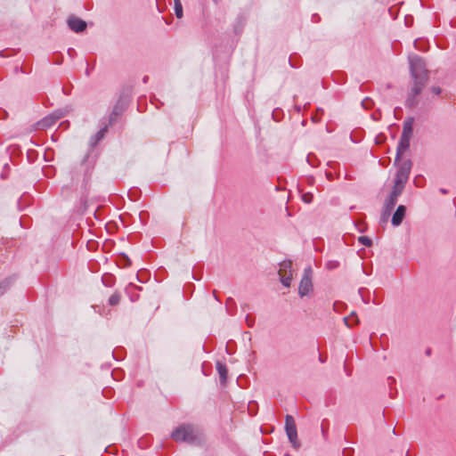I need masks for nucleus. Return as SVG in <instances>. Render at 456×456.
<instances>
[{"label": "nucleus", "mask_w": 456, "mask_h": 456, "mask_svg": "<svg viewBox=\"0 0 456 456\" xmlns=\"http://www.w3.org/2000/svg\"><path fill=\"white\" fill-rule=\"evenodd\" d=\"M246 321H247V323H248V327H251L252 326V321L249 319V316H247Z\"/></svg>", "instance_id": "obj_24"}, {"label": "nucleus", "mask_w": 456, "mask_h": 456, "mask_svg": "<svg viewBox=\"0 0 456 456\" xmlns=\"http://www.w3.org/2000/svg\"><path fill=\"white\" fill-rule=\"evenodd\" d=\"M395 166H398V169L395 174L394 185L404 189L411 174L412 162L410 159H405Z\"/></svg>", "instance_id": "obj_3"}, {"label": "nucleus", "mask_w": 456, "mask_h": 456, "mask_svg": "<svg viewBox=\"0 0 456 456\" xmlns=\"http://www.w3.org/2000/svg\"><path fill=\"white\" fill-rule=\"evenodd\" d=\"M358 240L361 244L366 247H370L372 245V240L367 236H361L358 238Z\"/></svg>", "instance_id": "obj_17"}, {"label": "nucleus", "mask_w": 456, "mask_h": 456, "mask_svg": "<svg viewBox=\"0 0 456 456\" xmlns=\"http://www.w3.org/2000/svg\"><path fill=\"white\" fill-rule=\"evenodd\" d=\"M118 115V111H117V109L115 108L112 114L110 115V124H112V122L114 121V119L116 118V117Z\"/></svg>", "instance_id": "obj_20"}, {"label": "nucleus", "mask_w": 456, "mask_h": 456, "mask_svg": "<svg viewBox=\"0 0 456 456\" xmlns=\"http://www.w3.org/2000/svg\"><path fill=\"white\" fill-rule=\"evenodd\" d=\"M411 73L414 78V85L411 93L407 100V104L411 107L415 105V97L422 91L428 79V70L422 58L418 55L409 57Z\"/></svg>", "instance_id": "obj_1"}, {"label": "nucleus", "mask_w": 456, "mask_h": 456, "mask_svg": "<svg viewBox=\"0 0 456 456\" xmlns=\"http://www.w3.org/2000/svg\"><path fill=\"white\" fill-rule=\"evenodd\" d=\"M314 195L311 192H305L302 195V200L305 203H311L313 201Z\"/></svg>", "instance_id": "obj_19"}, {"label": "nucleus", "mask_w": 456, "mask_h": 456, "mask_svg": "<svg viewBox=\"0 0 456 456\" xmlns=\"http://www.w3.org/2000/svg\"><path fill=\"white\" fill-rule=\"evenodd\" d=\"M410 140L408 138L401 137L400 142L398 143L397 149H396V157L395 159V165L399 162L402 154L410 147Z\"/></svg>", "instance_id": "obj_10"}, {"label": "nucleus", "mask_w": 456, "mask_h": 456, "mask_svg": "<svg viewBox=\"0 0 456 456\" xmlns=\"http://www.w3.org/2000/svg\"><path fill=\"white\" fill-rule=\"evenodd\" d=\"M431 90L435 94H441V88L438 86H433Z\"/></svg>", "instance_id": "obj_22"}, {"label": "nucleus", "mask_w": 456, "mask_h": 456, "mask_svg": "<svg viewBox=\"0 0 456 456\" xmlns=\"http://www.w3.org/2000/svg\"><path fill=\"white\" fill-rule=\"evenodd\" d=\"M216 370L218 371L221 382H223V383L225 382L227 379V373H228L226 366L218 362L216 363Z\"/></svg>", "instance_id": "obj_12"}, {"label": "nucleus", "mask_w": 456, "mask_h": 456, "mask_svg": "<svg viewBox=\"0 0 456 456\" xmlns=\"http://www.w3.org/2000/svg\"><path fill=\"white\" fill-rule=\"evenodd\" d=\"M312 275V268H305L298 287V294L301 297L308 295L313 289Z\"/></svg>", "instance_id": "obj_7"}, {"label": "nucleus", "mask_w": 456, "mask_h": 456, "mask_svg": "<svg viewBox=\"0 0 456 456\" xmlns=\"http://www.w3.org/2000/svg\"><path fill=\"white\" fill-rule=\"evenodd\" d=\"M412 134V126L411 124H404L403 130L401 137L411 139Z\"/></svg>", "instance_id": "obj_14"}, {"label": "nucleus", "mask_w": 456, "mask_h": 456, "mask_svg": "<svg viewBox=\"0 0 456 456\" xmlns=\"http://www.w3.org/2000/svg\"><path fill=\"white\" fill-rule=\"evenodd\" d=\"M107 130H108L107 126H104L100 131H98L97 134L93 138L94 142H92V144L95 145L98 142H100L104 137L105 134L107 133Z\"/></svg>", "instance_id": "obj_13"}, {"label": "nucleus", "mask_w": 456, "mask_h": 456, "mask_svg": "<svg viewBox=\"0 0 456 456\" xmlns=\"http://www.w3.org/2000/svg\"><path fill=\"white\" fill-rule=\"evenodd\" d=\"M322 431L323 434H325V432H326V429H324L323 425L322 426Z\"/></svg>", "instance_id": "obj_28"}, {"label": "nucleus", "mask_w": 456, "mask_h": 456, "mask_svg": "<svg viewBox=\"0 0 456 456\" xmlns=\"http://www.w3.org/2000/svg\"><path fill=\"white\" fill-rule=\"evenodd\" d=\"M59 118V117H54V116H48V117H45V118H43L39 123H38V126L41 127V128H47V127H50L51 126H53L56 121L57 119Z\"/></svg>", "instance_id": "obj_11"}, {"label": "nucleus", "mask_w": 456, "mask_h": 456, "mask_svg": "<svg viewBox=\"0 0 456 456\" xmlns=\"http://www.w3.org/2000/svg\"><path fill=\"white\" fill-rule=\"evenodd\" d=\"M9 285L10 283L6 280L0 282V296L4 295L7 291Z\"/></svg>", "instance_id": "obj_18"}, {"label": "nucleus", "mask_w": 456, "mask_h": 456, "mask_svg": "<svg viewBox=\"0 0 456 456\" xmlns=\"http://www.w3.org/2000/svg\"><path fill=\"white\" fill-rule=\"evenodd\" d=\"M175 13L178 19L183 17V5L181 1L175 2Z\"/></svg>", "instance_id": "obj_15"}, {"label": "nucleus", "mask_w": 456, "mask_h": 456, "mask_svg": "<svg viewBox=\"0 0 456 456\" xmlns=\"http://www.w3.org/2000/svg\"><path fill=\"white\" fill-rule=\"evenodd\" d=\"M121 296L118 292L114 293L109 298V305H117L120 301Z\"/></svg>", "instance_id": "obj_16"}, {"label": "nucleus", "mask_w": 456, "mask_h": 456, "mask_svg": "<svg viewBox=\"0 0 456 456\" xmlns=\"http://www.w3.org/2000/svg\"><path fill=\"white\" fill-rule=\"evenodd\" d=\"M292 262L289 260L283 261L280 264L279 276L281 283L285 287H289L293 278Z\"/></svg>", "instance_id": "obj_6"}, {"label": "nucleus", "mask_w": 456, "mask_h": 456, "mask_svg": "<svg viewBox=\"0 0 456 456\" xmlns=\"http://www.w3.org/2000/svg\"><path fill=\"white\" fill-rule=\"evenodd\" d=\"M344 321L346 322V325L349 326L350 324L347 322V319L345 318Z\"/></svg>", "instance_id": "obj_29"}, {"label": "nucleus", "mask_w": 456, "mask_h": 456, "mask_svg": "<svg viewBox=\"0 0 456 456\" xmlns=\"http://www.w3.org/2000/svg\"><path fill=\"white\" fill-rule=\"evenodd\" d=\"M420 43H421V40H415V42H414V45H415V47H416L417 49H419V50H421V47H420V45H419V44H420Z\"/></svg>", "instance_id": "obj_23"}, {"label": "nucleus", "mask_w": 456, "mask_h": 456, "mask_svg": "<svg viewBox=\"0 0 456 456\" xmlns=\"http://www.w3.org/2000/svg\"><path fill=\"white\" fill-rule=\"evenodd\" d=\"M403 191V188L393 186L392 191L390 192L389 196L387 198L384 203L382 214H381V220L383 222L387 221L388 217L391 215L392 210L396 205L398 197L402 194Z\"/></svg>", "instance_id": "obj_4"}, {"label": "nucleus", "mask_w": 456, "mask_h": 456, "mask_svg": "<svg viewBox=\"0 0 456 456\" xmlns=\"http://www.w3.org/2000/svg\"><path fill=\"white\" fill-rule=\"evenodd\" d=\"M423 177L422 176H417L415 179H414V183L417 187H422V183H420V180H422Z\"/></svg>", "instance_id": "obj_21"}, {"label": "nucleus", "mask_w": 456, "mask_h": 456, "mask_svg": "<svg viewBox=\"0 0 456 456\" xmlns=\"http://www.w3.org/2000/svg\"><path fill=\"white\" fill-rule=\"evenodd\" d=\"M388 380H389V381H391V382H394V381H395V379H394V378H392V377H389V378H388Z\"/></svg>", "instance_id": "obj_27"}, {"label": "nucleus", "mask_w": 456, "mask_h": 456, "mask_svg": "<svg viewBox=\"0 0 456 456\" xmlns=\"http://www.w3.org/2000/svg\"><path fill=\"white\" fill-rule=\"evenodd\" d=\"M285 430L288 436V438L292 444V446L297 450L300 447V443L297 439V432L294 419L290 415L286 416V423H285Z\"/></svg>", "instance_id": "obj_5"}, {"label": "nucleus", "mask_w": 456, "mask_h": 456, "mask_svg": "<svg viewBox=\"0 0 456 456\" xmlns=\"http://www.w3.org/2000/svg\"><path fill=\"white\" fill-rule=\"evenodd\" d=\"M440 191L444 194L447 193V191L445 189H441Z\"/></svg>", "instance_id": "obj_26"}, {"label": "nucleus", "mask_w": 456, "mask_h": 456, "mask_svg": "<svg viewBox=\"0 0 456 456\" xmlns=\"http://www.w3.org/2000/svg\"><path fill=\"white\" fill-rule=\"evenodd\" d=\"M406 208L403 205L398 206L397 209L392 216V224L394 226H399L405 216Z\"/></svg>", "instance_id": "obj_9"}, {"label": "nucleus", "mask_w": 456, "mask_h": 456, "mask_svg": "<svg viewBox=\"0 0 456 456\" xmlns=\"http://www.w3.org/2000/svg\"><path fill=\"white\" fill-rule=\"evenodd\" d=\"M68 25L69 28L76 33L82 32L86 28V21L75 16H70L68 19Z\"/></svg>", "instance_id": "obj_8"}, {"label": "nucleus", "mask_w": 456, "mask_h": 456, "mask_svg": "<svg viewBox=\"0 0 456 456\" xmlns=\"http://www.w3.org/2000/svg\"><path fill=\"white\" fill-rule=\"evenodd\" d=\"M175 442H184L190 444L198 445L203 441L200 430L190 424H183L177 427L171 434Z\"/></svg>", "instance_id": "obj_2"}, {"label": "nucleus", "mask_w": 456, "mask_h": 456, "mask_svg": "<svg viewBox=\"0 0 456 456\" xmlns=\"http://www.w3.org/2000/svg\"><path fill=\"white\" fill-rule=\"evenodd\" d=\"M326 175H327V178H328L329 180H332V179H333V177H332V174H331V173H326Z\"/></svg>", "instance_id": "obj_25"}]
</instances>
